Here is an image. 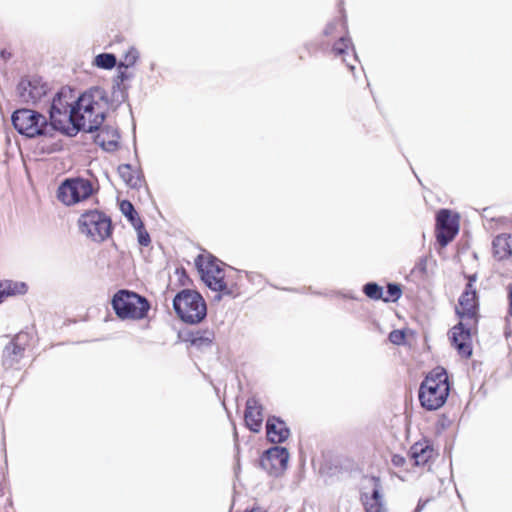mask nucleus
I'll list each match as a JSON object with an SVG mask.
<instances>
[{
	"label": "nucleus",
	"instance_id": "nucleus-45",
	"mask_svg": "<svg viewBox=\"0 0 512 512\" xmlns=\"http://www.w3.org/2000/svg\"><path fill=\"white\" fill-rule=\"evenodd\" d=\"M284 290H286V291H292V292H296V291H297L296 289H291V288H284Z\"/></svg>",
	"mask_w": 512,
	"mask_h": 512
},
{
	"label": "nucleus",
	"instance_id": "nucleus-31",
	"mask_svg": "<svg viewBox=\"0 0 512 512\" xmlns=\"http://www.w3.org/2000/svg\"><path fill=\"white\" fill-rule=\"evenodd\" d=\"M401 296V289L396 284H389L387 290L384 291L383 301L385 302H395Z\"/></svg>",
	"mask_w": 512,
	"mask_h": 512
},
{
	"label": "nucleus",
	"instance_id": "nucleus-4",
	"mask_svg": "<svg viewBox=\"0 0 512 512\" xmlns=\"http://www.w3.org/2000/svg\"><path fill=\"white\" fill-rule=\"evenodd\" d=\"M111 306L121 320H142L147 317L151 308L145 296L128 289L118 290L112 296Z\"/></svg>",
	"mask_w": 512,
	"mask_h": 512
},
{
	"label": "nucleus",
	"instance_id": "nucleus-39",
	"mask_svg": "<svg viewBox=\"0 0 512 512\" xmlns=\"http://www.w3.org/2000/svg\"><path fill=\"white\" fill-rule=\"evenodd\" d=\"M218 293H221L223 296H230L234 297V292L231 288L228 287L227 283L224 281V287H220L217 291Z\"/></svg>",
	"mask_w": 512,
	"mask_h": 512
},
{
	"label": "nucleus",
	"instance_id": "nucleus-1",
	"mask_svg": "<svg viewBox=\"0 0 512 512\" xmlns=\"http://www.w3.org/2000/svg\"><path fill=\"white\" fill-rule=\"evenodd\" d=\"M107 105V91L93 86L75 98V90L69 86L61 87L52 98L48 109L49 120L66 137H75L79 132L94 133L101 129L105 120L104 112L95 110Z\"/></svg>",
	"mask_w": 512,
	"mask_h": 512
},
{
	"label": "nucleus",
	"instance_id": "nucleus-7",
	"mask_svg": "<svg viewBox=\"0 0 512 512\" xmlns=\"http://www.w3.org/2000/svg\"><path fill=\"white\" fill-rule=\"evenodd\" d=\"M95 188L89 179L77 176L68 177L61 181L57 188V199L66 206H73L87 200L96 194Z\"/></svg>",
	"mask_w": 512,
	"mask_h": 512
},
{
	"label": "nucleus",
	"instance_id": "nucleus-44",
	"mask_svg": "<svg viewBox=\"0 0 512 512\" xmlns=\"http://www.w3.org/2000/svg\"><path fill=\"white\" fill-rule=\"evenodd\" d=\"M223 295L221 293H218L217 295L214 296V300L215 301H220L222 299Z\"/></svg>",
	"mask_w": 512,
	"mask_h": 512
},
{
	"label": "nucleus",
	"instance_id": "nucleus-41",
	"mask_svg": "<svg viewBox=\"0 0 512 512\" xmlns=\"http://www.w3.org/2000/svg\"><path fill=\"white\" fill-rule=\"evenodd\" d=\"M509 293H508V299H509V308H508V314L512 316V285L509 286Z\"/></svg>",
	"mask_w": 512,
	"mask_h": 512
},
{
	"label": "nucleus",
	"instance_id": "nucleus-22",
	"mask_svg": "<svg viewBox=\"0 0 512 512\" xmlns=\"http://www.w3.org/2000/svg\"><path fill=\"white\" fill-rule=\"evenodd\" d=\"M493 251L496 258L503 260L512 255V235L500 234L493 240Z\"/></svg>",
	"mask_w": 512,
	"mask_h": 512
},
{
	"label": "nucleus",
	"instance_id": "nucleus-29",
	"mask_svg": "<svg viewBox=\"0 0 512 512\" xmlns=\"http://www.w3.org/2000/svg\"><path fill=\"white\" fill-rule=\"evenodd\" d=\"M139 58H140L139 51L134 46H131L124 54V59L119 61L118 64L121 67L128 69V68L133 67L137 63Z\"/></svg>",
	"mask_w": 512,
	"mask_h": 512
},
{
	"label": "nucleus",
	"instance_id": "nucleus-11",
	"mask_svg": "<svg viewBox=\"0 0 512 512\" xmlns=\"http://www.w3.org/2000/svg\"><path fill=\"white\" fill-rule=\"evenodd\" d=\"M289 459L288 450L284 447L274 446L266 450L260 457V466L270 476L279 477L287 468Z\"/></svg>",
	"mask_w": 512,
	"mask_h": 512
},
{
	"label": "nucleus",
	"instance_id": "nucleus-32",
	"mask_svg": "<svg viewBox=\"0 0 512 512\" xmlns=\"http://www.w3.org/2000/svg\"><path fill=\"white\" fill-rule=\"evenodd\" d=\"M119 138L120 135L117 130L111 129V137L106 140V142L101 147L103 150L107 152L115 151L119 146Z\"/></svg>",
	"mask_w": 512,
	"mask_h": 512
},
{
	"label": "nucleus",
	"instance_id": "nucleus-16",
	"mask_svg": "<svg viewBox=\"0 0 512 512\" xmlns=\"http://www.w3.org/2000/svg\"><path fill=\"white\" fill-rule=\"evenodd\" d=\"M475 327L476 326L462 324V321H459L449 333V339L452 345L460 352H472L471 330Z\"/></svg>",
	"mask_w": 512,
	"mask_h": 512
},
{
	"label": "nucleus",
	"instance_id": "nucleus-30",
	"mask_svg": "<svg viewBox=\"0 0 512 512\" xmlns=\"http://www.w3.org/2000/svg\"><path fill=\"white\" fill-rule=\"evenodd\" d=\"M364 293L367 297L373 300H379L384 297V290L382 287L377 285L376 283H368L364 286Z\"/></svg>",
	"mask_w": 512,
	"mask_h": 512
},
{
	"label": "nucleus",
	"instance_id": "nucleus-10",
	"mask_svg": "<svg viewBox=\"0 0 512 512\" xmlns=\"http://www.w3.org/2000/svg\"><path fill=\"white\" fill-rule=\"evenodd\" d=\"M49 90V84L37 75L22 78L16 88L20 100L32 104L39 102Z\"/></svg>",
	"mask_w": 512,
	"mask_h": 512
},
{
	"label": "nucleus",
	"instance_id": "nucleus-33",
	"mask_svg": "<svg viewBox=\"0 0 512 512\" xmlns=\"http://www.w3.org/2000/svg\"><path fill=\"white\" fill-rule=\"evenodd\" d=\"M137 232V241L140 246L147 247L151 243V238L149 233L147 232L144 223L142 222V226L133 227Z\"/></svg>",
	"mask_w": 512,
	"mask_h": 512
},
{
	"label": "nucleus",
	"instance_id": "nucleus-9",
	"mask_svg": "<svg viewBox=\"0 0 512 512\" xmlns=\"http://www.w3.org/2000/svg\"><path fill=\"white\" fill-rule=\"evenodd\" d=\"M361 501L366 512H387L382 487L378 478L364 477L361 483Z\"/></svg>",
	"mask_w": 512,
	"mask_h": 512
},
{
	"label": "nucleus",
	"instance_id": "nucleus-5",
	"mask_svg": "<svg viewBox=\"0 0 512 512\" xmlns=\"http://www.w3.org/2000/svg\"><path fill=\"white\" fill-rule=\"evenodd\" d=\"M172 306L179 319L188 324L200 323L207 316L206 302L196 290H180L174 296Z\"/></svg>",
	"mask_w": 512,
	"mask_h": 512
},
{
	"label": "nucleus",
	"instance_id": "nucleus-17",
	"mask_svg": "<svg viewBox=\"0 0 512 512\" xmlns=\"http://www.w3.org/2000/svg\"><path fill=\"white\" fill-rule=\"evenodd\" d=\"M266 434L270 442L279 444L288 439L290 430L284 421L278 417L272 416L267 419Z\"/></svg>",
	"mask_w": 512,
	"mask_h": 512
},
{
	"label": "nucleus",
	"instance_id": "nucleus-27",
	"mask_svg": "<svg viewBox=\"0 0 512 512\" xmlns=\"http://www.w3.org/2000/svg\"><path fill=\"white\" fill-rule=\"evenodd\" d=\"M92 64L100 69L111 70L118 65V62L114 53L103 52L94 57Z\"/></svg>",
	"mask_w": 512,
	"mask_h": 512
},
{
	"label": "nucleus",
	"instance_id": "nucleus-21",
	"mask_svg": "<svg viewBox=\"0 0 512 512\" xmlns=\"http://www.w3.org/2000/svg\"><path fill=\"white\" fill-rule=\"evenodd\" d=\"M351 46L352 41L349 36V32L346 31L345 35H342L337 41L334 42L330 50L331 54L335 58H341L342 62L346 64L350 71H352V64L347 61L345 56L348 55V50Z\"/></svg>",
	"mask_w": 512,
	"mask_h": 512
},
{
	"label": "nucleus",
	"instance_id": "nucleus-26",
	"mask_svg": "<svg viewBox=\"0 0 512 512\" xmlns=\"http://www.w3.org/2000/svg\"><path fill=\"white\" fill-rule=\"evenodd\" d=\"M120 211L126 217L128 222L133 226H142V220L135 207L129 200H122L119 204Z\"/></svg>",
	"mask_w": 512,
	"mask_h": 512
},
{
	"label": "nucleus",
	"instance_id": "nucleus-35",
	"mask_svg": "<svg viewBox=\"0 0 512 512\" xmlns=\"http://www.w3.org/2000/svg\"><path fill=\"white\" fill-rule=\"evenodd\" d=\"M307 292L311 293V294H314V295H320V296H325V297H329V298H334V297H341L343 299H352V294L350 293H342L341 291H334V290H331L329 292H320V291H315L312 289V287H308L307 288Z\"/></svg>",
	"mask_w": 512,
	"mask_h": 512
},
{
	"label": "nucleus",
	"instance_id": "nucleus-15",
	"mask_svg": "<svg viewBox=\"0 0 512 512\" xmlns=\"http://www.w3.org/2000/svg\"><path fill=\"white\" fill-rule=\"evenodd\" d=\"M1 340L4 342L2 352H25L26 350L33 348L35 337L32 332L23 330L12 338L8 335H4L1 337Z\"/></svg>",
	"mask_w": 512,
	"mask_h": 512
},
{
	"label": "nucleus",
	"instance_id": "nucleus-3",
	"mask_svg": "<svg viewBox=\"0 0 512 512\" xmlns=\"http://www.w3.org/2000/svg\"><path fill=\"white\" fill-rule=\"evenodd\" d=\"M14 129L28 139L53 138L57 130L45 115L29 108H19L11 114Z\"/></svg>",
	"mask_w": 512,
	"mask_h": 512
},
{
	"label": "nucleus",
	"instance_id": "nucleus-25",
	"mask_svg": "<svg viewBox=\"0 0 512 512\" xmlns=\"http://www.w3.org/2000/svg\"><path fill=\"white\" fill-rule=\"evenodd\" d=\"M2 295L5 298L9 296L24 295L28 291V285L22 281L3 280L0 281Z\"/></svg>",
	"mask_w": 512,
	"mask_h": 512
},
{
	"label": "nucleus",
	"instance_id": "nucleus-24",
	"mask_svg": "<svg viewBox=\"0 0 512 512\" xmlns=\"http://www.w3.org/2000/svg\"><path fill=\"white\" fill-rule=\"evenodd\" d=\"M319 471L322 475L327 477H337L344 471L343 461L338 456H330L325 459Z\"/></svg>",
	"mask_w": 512,
	"mask_h": 512
},
{
	"label": "nucleus",
	"instance_id": "nucleus-28",
	"mask_svg": "<svg viewBox=\"0 0 512 512\" xmlns=\"http://www.w3.org/2000/svg\"><path fill=\"white\" fill-rule=\"evenodd\" d=\"M341 30H345V32L348 31L345 16H343V19H334L333 21L329 22L323 30V35L334 36L337 32H340Z\"/></svg>",
	"mask_w": 512,
	"mask_h": 512
},
{
	"label": "nucleus",
	"instance_id": "nucleus-34",
	"mask_svg": "<svg viewBox=\"0 0 512 512\" xmlns=\"http://www.w3.org/2000/svg\"><path fill=\"white\" fill-rule=\"evenodd\" d=\"M204 271H212L213 275H220L223 272V268L221 267V262L215 256L210 255L207 260L206 266L203 267Z\"/></svg>",
	"mask_w": 512,
	"mask_h": 512
},
{
	"label": "nucleus",
	"instance_id": "nucleus-14",
	"mask_svg": "<svg viewBox=\"0 0 512 512\" xmlns=\"http://www.w3.org/2000/svg\"><path fill=\"white\" fill-rule=\"evenodd\" d=\"M264 421V409L258 399H247L244 412L245 426L252 432L261 431Z\"/></svg>",
	"mask_w": 512,
	"mask_h": 512
},
{
	"label": "nucleus",
	"instance_id": "nucleus-12",
	"mask_svg": "<svg viewBox=\"0 0 512 512\" xmlns=\"http://www.w3.org/2000/svg\"><path fill=\"white\" fill-rule=\"evenodd\" d=\"M436 221L437 241L444 247L457 235L458 219L452 216L449 210L442 209L437 213Z\"/></svg>",
	"mask_w": 512,
	"mask_h": 512
},
{
	"label": "nucleus",
	"instance_id": "nucleus-40",
	"mask_svg": "<svg viewBox=\"0 0 512 512\" xmlns=\"http://www.w3.org/2000/svg\"><path fill=\"white\" fill-rule=\"evenodd\" d=\"M244 512H268L264 507L262 506H259V505H255L251 508H247L245 509Z\"/></svg>",
	"mask_w": 512,
	"mask_h": 512
},
{
	"label": "nucleus",
	"instance_id": "nucleus-20",
	"mask_svg": "<svg viewBox=\"0 0 512 512\" xmlns=\"http://www.w3.org/2000/svg\"><path fill=\"white\" fill-rule=\"evenodd\" d=\"M434 455L427 442H417L410 448V457L417 466L425 465Z\"/></svg>",
	"mask_w": 512,
	"mask_h": 512
},
{
	"label": "nucleus",
	"instance_id": "nucleus-19",
	"mask_svg": "<svg viewBox=\"0 0 512 512\" xmlns=\"http://www.w3.org/2000/svg\"><path fill=\"white\" fill-rule=\"evenodd\" d=\"M128 98V86L126 85H120V84H112V92L111 96L107 94V105L105 106H96L95 113H93L92 118L96 116V113L100 110L104 112V115L106 116L107 109L110 106L118 107L122 103H124Z\"/></svg>",
	"mask_w": 512,
	"mask_h": 512
},
{
	"label": "nucleus",
	"instance_id": "nucleus-18",
	"mask_svg": "<svg viewBox=\"0 0 512 512\" xmlns=\"http://www.w3.org/2000/svg\"><path fill=\"white\" fill-rule=\"evenodd\" d=\"M120 178L131 189H139L145 183L144 173L141 168L133 170L129 163L120 164L117 168Z\"/></svg>",
	"mask_w": 512,
	"mask_h": 512
},
{
	"label": "nucleus",
	"instance_id": "nucleus-36",
	"mask_svg": "<svg viewBox=\"0 0 512 512\" xmlns=\"http://www.w3.org/2000/svg\"><path fill=\"white\" fill-rule=\"evenodd\" d=\"M116 67L118 69V73L114 77L113 83L124 85L125 81L130 80L131 78H133V74L129 73L127 71L128 69H125V68L121 67L119 64Z\"/></svg>",
	"mask_w": 512,
	"mask_h": 512
},
{
	"label": "nucleus",
	"instance_id": "nucleus-2",
	"mask_svg": "<svg viewBox=\"0 0 512 512\" xmlns=\"http://www.w3.org/2000/svg\"><path fill=\"white\" fill-rule=\"evenodd\" d=\"M450 384L447 371L443 367L432 369L419 387L418 398L427 411L441 408L447 401Z\"/></svg>",
	"mask_w": 512,
	"mask_h": 512
},
{
	"label": "nucleus",
	"instance_id": "nucleus-23",
	"mask_svg": "<svg viewBox=\"0 0 512 512\" xmlns=\"http://www.w3.org/2000/svg\"><path fill=\"white\" fill-rule=\"evenodd\" d=\"M195 264L201 274L202 281L210 290L217 292L220 287H224V277L213 275L211 270L204 271L202 264H200V256L197 257Z\"/></svg>",
	"mask_w": 512,
	"mask_h": 512
},
{
	"label": "nucleus",
	"instance_id": "nucleus-43",
	"mask_svg": "<svg viewBox=\"0 0 512 512\" xmlns=\"http://www.w3.org/2000/svg\"><path fill=\"white\" fill-rule=\"evenodd\" d=\"M59 150V147L57 144H54L50 149H48L46 152L47 153H53V152H56Z\"/></svg>",
	"mask_w": 512,
	"mask_h": 512
},
{
	"label": "nucleus",
	"instance_id": "nucleus-38",
	"mask_svg": "<svg viewBox=\"0 0 512 512\" xmlns=\"http://www.w3.org/2000/svg\"><path fill=\"white\" fill-rule=\"evenodd\" d=\"M405 331L403 330H394L389 334V340L396 345L403 344L405 341Z\"/></svg>",
	"mask_w": 512,
	"mask_h": 512
},
{
	"label": "nucleus",
	"instance_id": "nucleus-42",
	"mask_svg": "<svg viewBox=\"0 0 512 512\" xmlns=\"http://www.w3.org/2000/svg\"><path fill=\"white\" fill-rule=\"evenodd\" d=\"M393 462L396 464V465H400L402 462H403V458L400 457V456H394L393 457Z\"/></svg>",
	"mask_w": 512,
	"mask_h": 512
},
{
	"label": "nucleus",
	"instance_id": "nucleus-8",
	"mask_svg": "<svg viewBox=\"0 0 512 512\" xmlns=\"http://www.w3.org/2000/svg\"><path fill=\"white\" fill-rule=\"evenodd\" d=\"M476 279V275L468 277L466 288L456 306L459 321H462V324H468V326H476L478 322V297L474 287Z\"/></svg>",
	"mask_w": 512,
	"mask_h": 512
},
{
	"label": "nucleus",
	"instance_id": "nucleus-13",
	"mask_svg": "<svg viewBox=\"0 0 512 512\" xmlns=\"http://www.w3.org/2000/svg\"><path fill=\"white\" fill-rule=\"evenodd\" d=\"M182 341L189 343L195 349H209L214 345L215 334L210 329L192 328L187 329L179 334Z\"/></svg>",
	"mask_w": 512,
	"mask_h": 512
},
{
	"label": "nucleus",
	"instance_id": "nucleus-37",
	"mask_svg": "<svg viewBox=\"0 0 512 512\" xmlns=\"http://www.w3.org/2000/svg\"><path fill=\"white\" fill-rule=\"evenodd\" d=\"M111 137V130L108 128L101 129L95 136L94 142L100 147Z\"/></svg>",
	"mask_w": 512,
	"mask_h": 512
},
{
	"label": "nucleus",
	"instance_id": "nucleus-6",
	"mask_svg": "<svg viewBox=\"0 0 512 512\" xmlns=\"http://www.w3.org/2000/svg\"><path fill=\"white\" fill-rule=\"evenodd\" d=\"M79 231L92 241L101 243L113 232L111 218L97 209L84 211L78 219Z\"/></svg>",
	"mask_w": 512,
	"mask_h": 512
}]
</instances>
